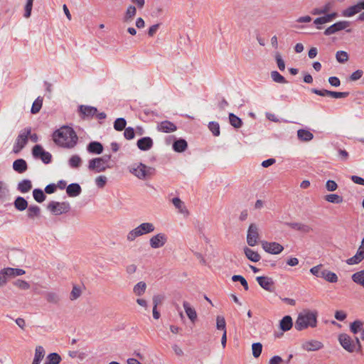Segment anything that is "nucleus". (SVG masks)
Returning <instances> with one entry per match:
<instances>
[{
    "label": "nucleus",
    "instance_id": "nucleus-1",
    "mask_svg": "<svg viewBox=\"0 0 364 364\" xmlns=\"http://www.w3.org/2000/svg\"><path fill=\"white\" fill-rule=\"evenodd\" d=\"M53 141L58 145L65 148H73L77 142L78 137L73 128L63 126L55 131L53 135Z\"/></svg>",
    "mask_w": 364,
    "mask_h": 364
},
{
    "label": "nucleus",
    "instance_id": "nucleus-2",
    "mask_svg": "<svg viewBox=\"0 0 364 364\" xmlns=\"http://www.w3.org/2000/svg\"><path fill=\"white\" fill-rule=\"evenodd\" d=\"M317 311L305 309L299 314L294 324V328L297 331H302L309 327L314 328L317 325Z\"/></svg>",
    "mask_w": 364,
    "mask_h": 364
},
{
    "label": "nucleus",
    "instance_id": "nucleus-3",
    "mask_svg": "<svg viewBox=\"0 0 364 364\" xmlns=\"http://www.w3.org/2000/svg\"><path fill=\"white\" fill-rule=\"evenodd\" d=\"M154 230L155 226L152 223H143L128 232L127 240L132 242L136 237L151 233Z\"/></svg>",
    "mask_w": 364,
    "mask_h": 364
},
{
    "label": "nucleus",
    "instance_id": "nucleus-4",
    "mask_svg": "<svg viewBox=\"0 0 364 364\" xmlns=\"http://www.w3.org/2000/svg\"><path fill=\"white\" fill-rule=\"evenodd\" d=\"M129 171L139 179L146 180L154 174L155 169L142 163H139L131 167Z\"/></svg>",
    "mask_w": 364,
    "mask_h": 364
},
{
    "label": "nucleus",
    "instance_id": "nucleus-5",
    "mask_svg": "<svg viewBox=\"0 0 364 364\" xmlns=\"http://www.w3.org/2000/svg\"><path fill=\"white\" fill-rule=\"evenodd\" d=\"M31 128L26 127L22 129L18 135L16 142L14 146L13 151L15 154L19 153L23 147L26 145L28 139V136L31 134Z\"/></svg>",
    "mask_w": 364,
    "mask_h": 364
},
{
    "label": "nucleus",
    "instance_id": "nucleus-6",
    "mask_svg": "<svg viewBox=\"0 0 364 364\" xmlns=\"http://www.w3.org/2000/svg\"><path fill=\"white\" fill-rule=\"evenodd\" d=\"M109 159V156L93 159L89 161L88 168L90 170H92L96 172L104 171L107 168V164Z\"/></svg>",
    "mask_w": 364,
    "mask_h": 364
},
{
    "label": "nucleus",
    "instance_id": "nucleus-7",
    "mask_svg": "<svg viewBox=\"0 0 364 364\" xmlns=\"http://www.w3.org/2000/svg\"><path fill=\"white\" fill-rule=\"evenodd\" d=\"M48 209L53 215H59L63 213H68L70 209V206L68 202L60 203V202L51 201L48 205Z\"/></svg>",
    "mask_w": 364,
    "mask_h": 364
},
{
    "label": "nucleus",
    "instance_id": "nucleus-8",
    "mask_svg": "<svg viewBox=\"0 0 364 364\" xmlns=\"http://www.w3.org/2000/svg\"><path fill=\"white\" fill-rule=\"evenodd\" d=\"M259 240V228L255 223H251L247 230V243L250 247L255 246Z\"/></svg>",
    "mask_w": 364,
    "mask_h": 364
},
{
    "label": "nucleus",
    "instance_id": "nucleus-9",
    "mask_svg": "<svg viewBox=\"0 0 364 364\" xmlns=\"http://www.w3.org/2000/svg\"><path fill=\"white\" fill-rule=\"evenodd\" d=\"M34 158L40 159L44 164H49L51 161V154L46 151L41 145H36L32 149Z\"/></svg>",
    "mask_w": 364,
    "mask_h": 364
},
{
    "label": "nucleus",
    "instance_id": "nucleus-10",
    "mask_svg": "<svg viewBox=\"0 0 364 364\" xmlns=\"http://www.w3.org/2000/svg\"><path fill=\"white\" fill-rule=\"evenodd\" d=\"M261 245L263 250L266 252H268L272 255L279 254L284 250V247L276 242H267L264 240L261 242Z\"/></svg>",
    "mask_w": 364,
    "mask_h": 364
},
{
    "label": "nucleus",
    "instance_id": "nucleus-11",
    "mask_svg": "<svg viewBox=\"0 0 364 364\" xmlns=\"http://www.w3.org/2000/svg\"><path fill=\"white\" fill-rule=\"evenodd\" d=\"M168 238L166 234L159 232L153 235L149 239V245L152 249H159L165 245Z\"/></svg>",
    "mask_w": 364,
    "mask_h": 364
},
{
    "label": "nucleus",
    "instance_id": "nucleus-12",
    "mask_svg": "<svg viewBox=\"0 0 364 364\" xmlns=\"http://www.w3.org/2000/svg\"><path fill=\"white\" fill-rule=\"evenodd\" d=\"M338 341L341 346L348 352H355L354 340L350 336L346 333L340 334Z\"/></svg>",
    "mask_w": 364,
    "mask_h": 364
},
{
    "label": "nucleus",
    "instance_id": "nucleus-13",
    "mask_svg": "<svg viewBox=\"0 0 364 364\" xmlns=\"http://www.w3.org/2000/svg\"><path fill=\"white\" fill-rule=\"evenodd\" d=\"M259 285L264 290L273 292L274 291V282L271 277L259 276L256 278Z\"/></svg>",
    "mask_w": 364,
    "mask_h": 364
},
{
    "label": "nucleus",
    "instance_id": "nucleus-14",
    "mask_svg": "<svg viewBox=\"0 0 364 364\" xmlns=\"http://www.w3.org/2000/svg\"><path fill=\"white\" fill-rule=\"evenodd\" d=\"M364 259V237L363 238L361 241V244L359 246L356 254L348 259L346 260V262L348 264L353 265V264H357L360 263L361 261Z\"/></svg>",
    "mask_w": 364,
    "mask_h": 364
},
{
    "label": "nucleus",
    "instance_id": "nucleus-15",
    "mask_svg": "<svg viewBox=\"0 0 364 364\" xmlns=\"http://www.w3.org/2000/svg\"><path fill=\"white\" fill-rule=\"evenodd\" d=\"M362 10H364V0L363 1L358 2L354 6H349L344 9L342 11V15L345 17H351L355 14L360 12Z\"/></svg>",
    "mask_w": 364,
    "mask_h": 364
},
{
    "label": "nucleus",
    "instance_id": "nucleus-16",
    "mask_svg": "<svg viewBox=\"0 0 364 364\" xmlns=\"http://www.w3.org/2000/svg\"><path fill=\"white\" fill-rule=\"evenodd\" d=\"M156 129L164 133H171L177 129V127L173 122L165 120L158 123Z\"/></svg>",
    "mask_w": 364,
    "mask_h": 364
},
{
    "label": "nucleus",
    "instance_id": "nucleus-17",
    "mask_svg": "<svg viewBox=\"0 0 364 364\" xmlns=\"http://www.w3.org/2000/svg\"><path fill=\"white\" fill-rule=\"evenodd\" d=\"M288 226L293 230H297L304 234H308L313 231L312 227L304 223H290Z\"/></svg>",
    "mask_w": 364,
    "mask_h": 364
},
{
    "label": "nucleus",
    "instance_id": "nucleus-18",
    "mask_svg": "<svg viewBox=\"0 0 364 364\" xmlns=\"http://www.w3.org/2000/svg\"><path fill=\"white\" fill-rule=\"evenodd\" d=\"M323 345L321 342L316 340L305 341L302 343L301 348L306 351H316L321 349Z\"/></svg>",
    "mask_w": 364,
    "mask_h": 364
},
{
    "label": "nucleus",
    "instance_id": "nucleus-19",
    "mask_svg": "<svg viewBox=\"0 0 364 364\" xmlns=\"http://www.w3.org/2000/svg\"><path fill=\"white\" fill-rule=\"evenodd\" d=\"M350 328L354 334L360 332V338L364 340V322L360 320H356L350 324Z\"/></svg>",
    "mask_w": 364,
    "mask_h": 364
},
{
    "label": "nucleus",
    "instance_id": "nucleus-20",
    "mask_svg": "<svg viewBox=\"0 0 364 364\" xmlns=\"http://www.w3.org/2000/svg\"><path fill=\"white\" fill-rule=\"evenodd\" d=\"M137 146L142 151L149 150L153 146V141L149 136L143 137L137 141Z\"/></svg>",
    "mask_w": 364,
    "mask_h": 364
},
{
    "label": "nucleus",
    "instance_id": "nucleus-21",
    "mask_svg": "<svg viewBox=\"0 0 364 364\" xmlns=\"http://www.w3.org/2000/svg\"><path fill=\"white\" fill-rule=\"evenodd\" d=\"M183 306L184 308L185 312L188 317V318L194 323L196 320L197 319V313L194 308H193L191 304L186 301H184L183 302Z\"/></svg>",
    "mask_w": 364,
    "mask_h": 364
},
{
    "label": "nucleus",
    "instance_id": "nucleus-22",
    "mask_svg": "<svg viewBox=\"0 0 364 364\" xmlns=\"http://www.w3.org/2000/svg\"><path fill=\"white\" fill-rule=\"evenodd\" d=\"M13 168L15 171L22 173L27 170L28 165L24 159H18L14 161Z\"/></svg>",
    "mask_w": 364,
    "mask_h": 364
},
{
    "label": "nucleus",
    "instance_id": "nucleus-23",
    "mask_svg": "<svg viewBox=\"0 0 364 364\" xmlns=\"http://www.w3.org/2000/svg\"><path fill=\"white\" fill-rule=\"evenodd\" d=\"M81 191V187L78 183H71L66 188V193L70 197H76Z\"/></svg>",
    "mask_w": 364,
    "mask_h": 364
},
{
    "label": "nucleus",
    "instance_id": "nucleus-24",
    "mask_svg": "<svg viewBox=\"0 0 364 364\" xmlns=\"http://www.w3.org/2000/svg\"><path fill=\"white\" fill-rule=\"evenodd\" d=\"M45 356V350L41 346H36L32 364H40Z\"/></svg>",
    "mask_w": 364,
    "mask_h": 364
},
{
    "label": "nucleus",
    "instance_id": "nucleus-25",
    "mask_svg": "<svg viewBox=\"0 0 364 364\" xmlns=\"http://www.w3.org/2000/svg\"><path fill=\"white\" fill-rule=\"evenodd\" d=\"M244 253L247 258L252 262H259L261 259L259 254L249 247L244 248Z\"/></svg>",
    "mask_w": 364,
    "mask_h": 364
},
{
    "label": "nucleus",
    "instance_id": "nucleus-26",
    "mask_svg": "<svg viewBox=\"0 0 364 364\" xmlns=\"http://www.w3.org/2000/svg\"><path fill=\"white\" fill-rule=\"evenodd\" d=\"M297 136L302 141H309L314 138V135L310 131L304 129L297 131Z\"/></svg>",
    "mask_w": 364,
    "mask_h": 364
},
{
    "label": "nucleus",
    "instance_id": "nucleus-27",
    "mask_svg": "<svg viewBox=\"0 0 364 364\" xmlns=\"http://www.w3.org/2000/svg\"><path fill=\"white\" fill-rule=\"evenodd\" d=\"M41 215V208L36 205H31L28 208L27 217L31 220H34Z\"/></svg>",
    "mask_w": 364,
    "mask_h": 364
},
{
    "label": "nucleus",
    "instance_id": "nucleus-28",
    "mask_svg": "<svg viewBox=\"0 0 364 364\" xmlns=\"http://www.w3.org/2000/svg\"><path fill=\"white\" fill-rule=\"evenodd\" d=\"M292 326V318L290 316H285L279 323V327L284 331H289Z\"/></svg>",
    "mask_w": 364,
    "mask_h": 364
},
{
    "label": "nucleus",
    "instance_id": "nucleus-29",
    "mask_svg": "<svg viewBox=\"0 0 364 364\" xmlns=\"http://www.w3.org/2000/svg\"><path fill=\"white\" fill-rule=\"evenodd\" d=\"M136 14V7L134 6H129L127 9V11L124 14V18H123V21L124 22H126V23H129L131 22L134 17L135 16Z\"/></svg>",
    "mask_w": 364,
    "mask_h": 364
},
{
    "label": "nucleus",
    "instance_id": "nucleus-30",
    "mask_svg": "<svg viewBox=\"0 0 364 364\" xmlns=\"http://www.w3.org/2000/svg\"><path fill=\"white\" fill-rule=\"evenodd\" d=\"M321 278L331 283H336L338 279V276L334 272L327 269L322 270Z\"/></svg>",
    "mask_w": 364,
    "mask_h": 364
},
{
    "label": "nucleus",
    "instance_id": "nucleus-31",
    "mask_svg": "<svg viewBox=\"0 0 364 364\" xmlns=\"http://www.w3.org/2000/svg\"><path fill=\"white\" fill-rule=\"evenodd\" d=\"M79 110L85 117H92L96 114L97 112L96 107L85 105L80 106Z\"/></svg>",
    "mask_w": 364,
    "mask_h": 364
},
{
    "label": "nucleus",
    "instance_id": "nucleus-32",
    "mask_svg": "<svg viewBox=\"0 0 364 364\" xmlns=\"http://www.w3.org/2000/svg\"><path fill=\"white\" fill-rule=\"evenodd\" d=\"M17 188L21 193H27L32 188L31 181L28 179H24L18 183Z\"/></svg>",
    "mask_w": 364,
    "mask_h": 364
},
{
    "label": "nucleus",
    "instance_id": "nucleus-33",
    "mask_svg": "<svg viewBox=\"0 0 364 364\" xmlns=\"http://www.w3.org/2000/svg\"><path fill=\"white\" fill-rule=\"evenodd\" d=\"M188 146V144L185 139H178L174 141L173 144V149L176 152H183L184 151Z\"/></svg>",
    "mask_w": 364,
    "mask_h": 364
},
{
    "label": "nucleus",
    "instance_id": "nucleus-34",
    "mask_svg": "<svg viewBox=\"0 0 364 364\" xmlns=\"http://www.w3.org/2000/svg\"><path fill=\"white\" fill-rule=\"evenodd\" d=\"M44 297L48 303L53 304H58L60 300L58 294L54 291H48L45 293Z\"/></svg>",
    "mask_w": 364,
    "mask_h": 364
},
{
    "label": "nucleus",
    "instance_id": "nucleus-35",
    "mask_svg": "<svg viewBox=\"0 0 364 364\" xmlns=\"http://www.w3.org/2000/svg\"><path fill=\"white\" fill-rule=\"evenodd\" d=\"M14 207L19 211H23L28 208V202L24 198L18 196L14 201Z\"/></svg>",
    "mask_w": 364,
    "mask_h": 364
},
{
    "label": "nucleus",
    "instance_id": "nucleus-36",
    "mask_svg": "<svg viewBox=\"0 0 364 364\" xmlns=\"http://www.w3.org/2000/svg\"><path fill=\"white\" fill-rule=\"evenodd\" d=\"M87 150L90 153L100 154L103 151V146L100 142L93 141L89 144Z\"/></svg>",
    "mask_w": 364,
    "mask_h": 364
},
{
    "label": "nucleus",
    "instance_id": "nucleus-37",
    "mask_svg": "<svg viewBox=\"0 0 364 364\" xmlns=\"http://www.w3.org/2000/svg\"><path fill=\"white\" fill-rule=\"evenodd\" d=\"M146 289V283L144 282H139L134 287L133 292L135 295L140 296L144 294Z\"/></svg>",
    "mask_w": 364,
    "mask_h": 364
},
{
    "label": "nucleus",
    "instance_id": "nucleus-38",
    "mask_svg": "<svg viewBox=\"0 0 364 364\" xmlns=\"http://www.w3.org/2000/svg\"><path fill=\"white\" fill-rule=\"evenodd\" d=\"M61 357L57 353H51L48 355L45 364H59Z\"/></svg>",
    "mask_w": 364,
    "mask_h": 364
},
{
    "label": "nucleus",
    "instance_id": "nucleus-39",
    "mask_svg": "<svg viewBox=\"0 0 364 364\" xmlns=\"http://www.w3.org/2000/svg\"><path fill=\"white\" fill-rule=\"evenodd\" d=\"M351 278L355 283L362 286L364 288V270L354 273Z\"/></svg>",
    "mask_w": 364,
    "mask_h": 364
},
{
    "label": "nucleus",
    "instance_id": "nucleus-40",
    "mask_svg": "<svg viewBox=\"0 0 364 364\" xmlns=\"http://www.w3.org/2000/svg\"><path fill=\"white\" fill-rule=\"evenodd\" d=\"M9 188L3 182L0 181V203L6 201L9 196Z\"/></svg>",
    "mask_w": 364,
    "mask_h": 364
},
{
    "label": "nucleus",
    "instance_id": "nucleus-41",
    "mask_svg": "<svg viewBox=\"0 0 364 364\" xmlns=\"http://www.w3.org/2000/svg\"><path fill=\"white\" fill-rule=\"evenodd\" d=\"M325 200L331 203L339 204L343 202V198L338 194H328L325 196Z\"/></svg>",
    "mask_w": 364,
    "mask_h": 364
},
{
    "label": "nucleus",
    "instance_id": "nucleus-42",
    "mask_svg": "<svg viewBox=\"0 0 364 364\" xmlns=\"http://www.w3.org/2000/svg\"><path fill=\"white\" fill-rule=\"evenodd\" d=\"M33 196L35 200L38 203H42L46 199V195L41 189L36 188L33 191Z\"/></svg>",
    "mask_w": 364,
    "mask_h": 364
},
{
    "label": "nucleus",
    "instance_id": "nucleus-43",
    "mask_svg": "<svg viewBox=\"0 0 364 364\" xmlns=\"http://www.w3.org/2000/svg\"><path fill=\"white\" fill-rule=\"evenodd\" d=\"M82 294L81 288L77 285H73V289L70 294V299L71 301H75L80 297Z\"/></svg>",
    "mask_w": 364,
    "mask_h": 364
},
{
    "label": "nucleus",
    "instance_id": "nucleus-44",
    "mask_svg": "<svg viewBox=\"0 0 364 364\" xmlns=\"http://www.w3.org/2000/svg\"><path fill=\"white\" fill-rule=\"evenodd\" d=\"M229 120L230 124L235 128H240L242 124L241 119L232 113L229 114Z\"/></svg>",
    "mask_w": 364,
    "mask_h": 364
},
{
    "label": "nucleus",
    "instance_id": "nucleus-45",
    "mask_svg": "<svg viewBox=\"0 0 364 364\" xmlns=\"http://www.w3.org/2000/svg\"><path fill=\"white\" fill-rule=\"evenodd\" d=\"M5 274L7 276L10 277H16V276H21L25 274V271L22 269H17V268H8L5 271Z\"/></svg>",
    "mask_w": 364,
    "mask_h": 364
},
{
    "label": "nucleus",
    "instance_id": "nucleus-46",
    "mask_svg": "<svg viewBox=\"0 0 364 364\" xmlns=\"http://www.w3.org/2000/svg\"><path fill=\"white\" fill-rule=\"evenodd\" d=\"M127 122L124 118H117L114 122V128L117 131H122L125 129Z\"/></svg>",
    "mask_w": 364,
    "mask_h": 364
},
{
    "label": "nucleus",
    "instance_id": "nucleus-47",
    "mask_svg": "<svg viewBox=\"0 0 364 364\" xmlns=\"http://www.w3.org/2000/svg\"><path fill=\"white\" fill-rule=\"evenodd\" d=\"M82 163L81 158L77 155H73L69 159V165L72 168H78Z\"/></svg>",
    "mask_w": 364,
    "mask_h": 364
},
{
    "label": "nucleus",
    "instance_id": "nucleus-48",
    "mask_svg": "<svg viewBox=\"0 0 364 364\" xmlns=\"http://www.w3.org/2000/svg\"><path fill=\"white\" fill-rule=\"evenodd\" d=\"M43 105V99L38 97L33 103L32 107H31V113L32 114H36L38 113L42 107Z\"/></svg>",
    "mask_w": 364,
    "mask_h": 364
},
{
    "label": "nucleus",
    "instance_id": "nucleus-49",
    "mask_svg": "<svg viewBox=\"0 0 364 364\" xmlns=\"http://www.w3.org/2000/svg\"><path fill=\"white\" fill-rule=\"evenodd\" d=\"M216 327L217 329L223 331V333L226 331V322L223 316H218L216 317Z\"/></svg>",
    "mask_w": 364,
    "mask_h": 364
},
{
    "label": "nucleus",
    "instance_id": "nucleus-50",
    "mask_svg": "<svg viewBox=\"0 0 364 364\" xmlns=\"http://www.w3.org/2000/svg\"><path fill=\"white\" fill-rule=\"evenodd\" d=\"M271 77L273 80V81L278 82V83H287V80L285 78L279 74L277 71H272L271 72Z\"/></svg>",
    "mask_w": 364,
    "mask_h": 364
},
{
    "label": "nucleus",
    "instance_id": "nucleus-51",
    "mask_svg": "<svg viewBox=\"0 0 364 364\" xmlns=\"http://www.w3.org/2000/svg\"><path fill=\"white\" fill-rule=\"evenodd\" d=\"M336 58L338 62L344 63L348 60V55L346 51L339 50L336 54Z\"/></svg>",
    "mask_w": 364,
    "mask_h": 364
},
{
    "label": "nucleus",
    "instance_id": "nucleus-52",
    "mask_svg": "<svg viewBox=\"0 0 364 364\" xmlns=\"http://www.w3.org/2000/svg\"><path fill=\"white\" fill-rule=\"evenodd\" d=\"M350 26V23L346 21H338L333 24L336 32L344 30Z\"/></svg>",
    "mask_w": 364,
    "mask_h": 364
},
{
    "label": "nucleus",
    "instance_id": "nucleus-53",
    "mask_svg": "<svg viewBox=\"0 0 364 364\" xmlns=\"http://www.w3.org/2000/svg\"><path fill=\"white\" fill-rule=\"evenodd\" d=\"M252 355L255 358H258L262 353V345L260 343H255L252 346Z\"/></svg>",
    "mask_w": 364,
    "mask_h": 364
},
{
    "label": "nucleus",
    "instance_id": "nucleus-54",
    "mask_svg": "<svg viewBox=\"0 0 364 364\" xmlns=\"http://www.w3.org/2000/svg\"><path fill=\"white\" fill-rule=\"evenodd\" d=\"M232 280L233 282H239L244 287L245 290H248L249 287L247 280L241 275H233L232 277Z\"/></svg>",
    "mask_w": 364,
    "mask_h": 364
},
{
    "label": "nucleus",
    "instance_id": "nucleus-55",
    "mask_svg": "<svg viewBox=\"0 0 364 364\" xmlns=\"http://www.w3.org/2000/svg\"><path fill=\"white\" fill-rule=\"evenodd\" d=\"M173 205L181 212H185V206L183 202L179 198H173L172 199Z\"/></svg>",
    "mask_w": 364,
    "mask_h": 364
},
{
    "label": "nucleus",
    "instance_id": "nucleus-56",
    "mask_svg": "<svg viewBox=\"0 0 364 364\" xmlns=\"http://www.w3.org/2000/svg\"><path fill=\"white\" fill-rule=\"evenodd\" d=\"M14 285L23 290H27L30 288V284L27 282L22 279H16L14 282Z\"/></svg>",
    "mask_w": 364,
    "mask_h": 364
},
{
    "label": "nucleus",
    "instance_id": "nucleus-57",
    "mask_svg": "<svg viewBox=\"0 0 364 364\" xmlns=\"http://www.w3.org/2000/svg\"><path fill=\"white\" fill-rule=\"evenodd\" d=\"M208 128L212 132L214 136L220 135V126L218 122H210L208 124Z\"/></svg>",
    "mask_w": 364,
    "mask_h": 364
},
{
    "label": "nucleus",
    "instance_id": "nucleus-58",
    "mask_svg": "<svg viewBox=\"0 0 364 364\" xmlns=\"http://www.w3.org/2000/svg\"><path fill=\"white\" fill-rule=\"evenodd\" d=\"M349 93L347 92H335V91H329L328 97L333 98H345L348 96Z\"/></svg>",
    "mask_w": 364,
    "mask_h": 364
},
{
    "label": "nucleus",
    "instance_id": "nucleus-59",
    "mask_svg": "<svg viewBox=\"0 0 364 364\" xmlns=\"http://www.w3.org/2000/svg\"><path fill=\"white\" fill-rule=\"evenodd\" d=\"M275 60L277 61L278 68L282 71L284 70L285 63H284V61L283 60L282 55L279 53H276Z\"/></svg>",
    "mask_w": 364,
    "mask_h": 364
},
{
    "label": "nucleus",
    "instance_id": "nucleus-60",
    "mask_svg": "<svg viewBox=\"0 0 364 364\" xmlns=\"http://www.w3.org/2000/svg\"><path fill=\"white\" fill-rule=\"evenodd\" d=\"M33 0H27L25 6L24 17L28 18L31 16Z\"/></svg>",
    "mask_w": 364,
    "mask_h": 364
},
{
    "label": "nucleus",
    "instance_id": "nucleus-61",
    "mask_svg": "<svg viewBox=\"0 0 364 364\" xmlns=\"http://www.w3.org/2000/svg\"><path fill=\"white\" fill-rule=\"evenodd\" d=\"M107 178L105 176H100L96 178L95 183L98 188H102L107 183Z\"/></svg>",
    "mask_w": 364,
    "mask_h": 364
},
{
    "label": "nucleus",
    "instance_id": "nucleus-62",
    "mask_svg": "<svg viewBox=\"0 0 364 364\" xmlns=\"http://www.w3.org/2000/svg\"><path fill=\"white\" fill-rule=\"evenodd\" d=\"M321 267H322V264H318V265L314 266L310 269V272L317 277H321V272H322V270H321Z\"/></svg>",
    "mask_w": 364,
    "mask_h": 364
},
{
    "label": "nucleus",
    "instance_id": "nucleus-63",
    "mask_svg": "<svg viewBox=\"0 0 364 364\" xmlns=\"http://www.w3.org/2000/svg\"><path fill=\"white\" fill-rule=\"evenodd\" d=\"M134 135H135V134H134V130L133 128H132V127L125 128V130L124 132V136L127 139H128V140L132 139L134 137Z\"/></svg>",
    "mask_w": 364,
    "mask_h": 364
},
{
    "label": "nucleus",
    "instance_id": "nucleus-64",
    "mask_svg": "<svg viewBox=\"0 0 364 364\" xmlns=\"http://www.w3.org/2000/svg\"><path fill=\"white\" fill-rule=\"evenodd\" d=\"M326 188L328 191H334L338 188V185L334 181L328 180L326 181Z\"/></svg>",
    "mask_w": 364,
    "mask_h": 364
}]
</instances>
